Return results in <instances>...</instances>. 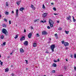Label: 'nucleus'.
<instances>
[{"mask_svg": "<svg viewBox=\"0 0 76 76\" xmlns=\"http://www.w3.org/2000/svg\"><path fill=\"white\" fill-rule=\"evenodd\" d=\"M2 32L3 34H4L5 35H7V31L5 28H3L2 30Z\"/></svg>", "mask_w": 76, "mask_h": 76, "instance_id": "f257e3e1", "label": "nucleus"}, {"mask_svg": "<svg viewBox=\"0 0 76 76\" xmlns=\"http://www.w3.org/2000/svg\"><path fill=\"white\" fill-rule=\"evenodd\" d=\"M50 49H51V50H52V52H54V49L55 48V45H52L50 46Z\"/></svg>", "mask_w": 76, "mask_h": 76, "instance_id": "f03ea898", "label": "nucleus"}, {"mask_svg": "<svg viewBox=\"0 0 76 76\" xmlns=\"http://www.w3.org/2000/svg\"><path fill=\"white\" fill-rule=\"evenodd\" d=\"M50 27H53V21L52 20H50L49 21Z\"/></svg>", "mask_w": 76, "mask_h": 76, "instance_id": "7ed1b4c3", "label": "nucleus"}, {"mask_svg": "<svg viewBox=\"0 0 76 76\" xmlns=\"http://www.w3.org/2000/svg\"><path fill=\"white\" fill-rule=\"evenodd\" d=\"M64 45L65 47H67V46H69V44L67 42L64 43Z\"/></svg>", "mask_w": 76, "mask_h": 76, "instance_id": "20e7f679", "label": "nucleus"}, {"mask_svg": "<svg viewBox=\"0 0 76 76\" xmlns=\"http://www.w3.org/2000/svg\"><path fill=\"white\" fill-rule=\"evenodd\" d=\"M31 9H33V10H35V7H34V6L32 4H31Z\"/></svg>", "mask_w": 76, "mask_h": 76, "instance_id": "39448f33", "label": "nucleus"}, {"mask_svg": "<svg viewBox=\"0 0 76 76\" xmlns=\"http://www.w3.org/2000/svg\"><path fill=\"white\" fill-rule=\"evenodd\" d=\"M48 13H44L43 14V17H44V18H45V17H46V16H47V15H48Z\"/></svg>", "mask_w": 76, "mask_h": 76, "instance_id": "423d86ee", "label": "nucleus"}, {"mask_svg": "<svg viewBox=\"0 0 76 76\" xmlns=\"http://www.w3.org/2000/svg\"><path fill=\"white\" fill-rule=\"evenodd\" d=\"M47 33L46 31H43L42 33V35H46Z\"/></svg>", "mask_w": 76, "mask_h": 76, "instance_id": "0eeeda50", "label": "nucleus"}, {"mask_svg": "<svg viewBox=\"0 0 76 76\" xmlns=\"http://www.w3.org/2000/svg\"><path fill=\"white\" fill-rule=\"evenodd\" d=\"M31 36H32V34H31V33H29L28 35V37L29 38H31Z\"/></svg>", "mask_w": 76, "mask_h": 76, "instance_id": "6e6552de", "label": "nucleus"}, {"mask_svg": "<svg viewBox=\"0 0 76 76\" xmlns=\"http://www.w3.org/2000/svg\"><path fill=\"white\" fill-rule=\"evenodd\" d=\"M28 41H26L24 42V45H28Z\"/></svg>", "mask_w": 76, "mask_h": 76, "instance_id": "1a4fd4ad", "label": "nucleus"}, {"mask_svg": "<svg viewBox=\"0 0 76 76\" xmlns=\"http://www.w3.org/2000/svg\"><path fill=\"white\" fill-rule=\"evenodd\" d=\"M25 37L23 36V37H21L20 39V41H23V40H24L25 39Z\"/></svg>", "mask_w": 76, "mask_h": 76, "instance_id": "9d476101", "label": "nucleus"}, {"mask_svg": "<svg viewBox=\"0 0 76 76\" xmlns=\"http://www.w3.org/2000/svg\"><path fill=\"white\" fill-rule=\"evenodd\" d=\"M66 19L67 20H70L71 19V16H69L68 17H67Z\"/></svg>", "mask_w": 76, "mask_h": 76, "instance_id": "9b49d317", "label": "nucleus"}, {"mask_svg": "<svg viewBox=\"0 0 76 76\" xmlns=\"http://www.w3.org/2000/svg\"><path fill=\"white\" fill-rule=\"evenodd\" d=\"M20 51L21 53H23V49L22 48H21L20 50Z\"/></svg>", "mask_w": 76, "mask_h": 76, "instance_id": "f8f14e48", "label": "nucleus"}, {"mask_svg": "<svg viewBox=\"0 0 76 76\" xmlns=\"http://www.w3.org/2000/svg\"><path fill=\"white\" fill-rule=\"evenodd\" d=\"M52 66H53V67H56L57 66V65L56 64L53 63L52 64Z\"/></svg>", "mask_w": 76, "mask_h": 76, "instance_id": "ddd939ff", "label": "nucleus"}, {"mask_svg": "<svg viewBox=\"0 0 76 76\" xmlns=\"http://www.w3.org/2000/svg\"><path fill=\"white\" fill-rule=\"evenodd\" d=\"M5 72H7L9 70V69L7 68L5 69Z\"/></svg>", "mask_w": 76, "mask_h": 76, "instance_id": "4468645a", "label": "nucleus"}, {"mask_svg": "<svg viewBox=\"0 0 76 76\" xmlns=\"http://www.w3.org/2000/svg\"><path fill=\"white\" fill-rule=\"evenodd\" d=\"M23 10H24V8L23 7L21 8L20 9V11H23Z\"/></svg>", "mask_w": 76, "mask_h": 76, "instance_id": "2eb2a0df", "label": "nucleus"}, {"mask_svg": "<svg viewBox=\"0 0 76 76\" xmlns=\"http://www.w3.org/2000/svg\"><path fill=\"white\" fill-rule=\"evenodd\" d=\"M37 46V43H33V47H35Z\"/></svg>", "mask_w": 76, "mask_h": 76, "instance_id": "dca6fc26", "label": "nucleus"}, {"mask_svg": "<svg viewBox=\"0 0 76 76\" xmlns=\"http://www.w3.org/2000/svg\"><path fill=\"white\" fill-rule=\"evenodd\" d=\"M20 1H18V2H17V5L19 6V4H20Z\"/></svg>", "mask_w": 76, "mask_h": 76, "instance_id": "f3484780", "label": "nucleus"}, {"mask_svg": "<svg viewBox=\"0 0 76 76\" xmlns=\"http://www.w3.org/2000/svg\"><path fill=\"white\" fill-rule=\"evenodd\" d=\"M39 19H37V20H34V22H38V21H39Z\"/></svg>", "mask_w": 76, "mask_h": 76, "instance_id": "a211bd4d", "label": "nucleus"}, {"mask_svg": "<svg viewBox=\"0 0 76 76\" xmlns=\"http://www.w3.org/2000/svg\"><path fill=\"white\" fill-rule=\"evenodd\" d=\"M55 36L56 37V38H58V37H57V34H55Z\"/></svg>", "mask_w": 76, "mask_h": 76, "instance_id": "6ab92c4d", "label": "nucleus"}, {"mask_svg": "<svg viewBox=\"0 0 76 76\" xmlns=\"http://www.w3.org/2000/svg\"><path fill=\"white\" fill-rule=\"evenodd\" d=\"M3 27L4 28H6V25L5 24H3Z\"/></svg>", "mask_w": 76, "mask_h": 76, "instance_id": "aec40b11", "label": "nucleus"}, {"mask_svg": "<svg viewBox=\"0 0 76 76\" xmlns=\"http://www.w3.org/2000/svg\"><path fill=\"white\" fill-rule=\"evenodd\" d=\"M65 33L66 34H69V31H65Z\"/></svg>", "mask_w": 76, "mask_h": 76, "instance_id": "412c9836", "label": "nucleus"}, {"mask_svg": "<svg viewBox=\"0 0 76 76\" xmlns=\"http://www.w3.org/2000/svg\"><path fill=\"white\" fill-rule=\"evenodd\" d=\"M6 42H4L3 43V45H6Z\"/></svg>", "mask_w": 76, "mask_h": 76, "instance_id": "4be33fe9", "label": "nucleus"}, {"mask_svg": "<svg viewBox=\"0 0 76 76\" xmlns=\"http://www.w3.org/2000/svg\"><path fill=\"white\" fill-rule=\"evenodd\" d=\"M56 72V70H53L52 71V73H55Z\"/></svg>", "mask_w": 76, "mask_h": 76, "instance_id": "5701e85b", "label": "nucleus"}, {"mask_svg": "<svg viewBox=\"0 0 76 76\" xmlns=\"http://www.w3.org/2000/svg\"><path fill=\"white\" fill-rule=\"evenodd\" d=\"M5 14H6L7 15H9V12H8L6 11L5 12Z\"/></svg>", "mask_w": 76, "mask_h": 76, "instance_id": "b1692460", "label": "nucleus"}, {"mask_svg": "<svg viewBox=\"0 0 76 76\" xmlns=\"http://www.w3.org/2000/svg\"><path fill=\"white\" fill-rule=\"evenodd\" d=\"M1 39H3V38H4V36L3 35L1 36Z\"/></svg>", "mask_w": 76, "mask_h": 76, "instance_id": "393cba45", "label": "nucleus"}, {"mask_svg": "<svg viewBox=\"0 0 76 76\" xmlns=\"http://www.w3.org/2000/svg\"><path fill=\"white\" fill-rule=\"evenodd\" d=\"M16 14H18V10H16Z\"/></svg>", "mask_w": 76, "mask_h": 76, "instance_id": "a878e982", "label": "nucleus"}, {"mask_svg": "<svg viewBox=\"0 0 76 76\" xmlns=\"http://www.w3.org/2000/svg\"><path fill=\"white\" fill-rule=\"evenodd\" d=\"M74 56L75 58H76V54H74Z\"/></svg>", "mask_w": 76, "mask_h": 76, "instance_id": "bb28decb", "label": "nucleus"}, {"mask_svg": "<svg viewBox=\"0 0 76 76\" xmlns=\"http://www.w3.org/2000/svg\"><path fill=\"white\" fill-rule=\"evenodd\" d=\"M18 37V35H16L15 37V39H16Z\"/></svg>", "mask_w": 76, "mask_h": 76, "instance_id": "cd10ccee", "label": "nucleus"}, {"mask_svg": "<svg viewBox=\"0 0 76 76\" xmlns=\"http://www.w3.org/2000/svg\"><path fill=\"white\" fill-rule=\"evenodd\" d=\"M53 9V10H54L55 11L56 10H57L56 9V8L55 7H54Z\"/></svg>", "mask_w": 76, "mask_h": 76, "instance_id": "c85d7f7f", "label": "nucleus"}, {"mask_svg": "<svg viewBox=\"0 0 76 76\" xmlns=\"http://www.w3.org/2000/svg\"><path fill=\"white\" fill-rule=\"evenodd\" d=\"M4 21H5V22H7V19H6V18H5V19H4Z\"/></svg>", "mask_w": 76, "mask_h": 76, "instance_id": "c756f323", "label": "nucleus"}, {"mask_svg": "<svg viewBox=\"0 0 76 76\" xmlns=\"http://www.w3.org/2000/svg\"><path fill=\"white\" fill-rule=\"evenodd\" d=\"M37 37H39V34L38 33L37 34Z\"/></svg>", "mask_w": 76, "mask_h": 76, "instance_id": "7c9ffc66", "label": "nucleus"}, {"mask_svg": "<svg viewBox=\"0 0 76 76\" xmlns=\"http://www.w3.org/2000/svg\"><path fill=\"white\" fill-rule=\"evenodd\" d=\"M11 22H12V21H11L10 20H9V24H10H10H11Z\"/></svg>", "mask_w": 76, "mask_h": 76, "instance_id": "2f4dec72", "label": "nucleus"}, {"mask_svg": "<svg viewBox=\"0 0 76 76\" xmlns=\"http://www.w3.org/2000/svg\"><path fill=\"white\" fill-rule=\"evenodd\" d=\"M53 61L54 62H55V63H57V61H56V60H54Z\"/></svg>", "mask_w": 76, "mask_h": 76, "instance_id": "473e14b6", "label": "nucleus"}, {"mask_svg": "<svg viewBox=\"0 0 76 76\" xmlns=\"http://www.w3.org/2000/svg\"><path fill=\"white\" fill-rule=\"evenodd\" d=\"M43 9H45V6H44V5H43V7H42Z\"/></svg>", "mask_w": 76, "mask_h": 76, "instance_id": "72a5a7b5", "label": "nucleus"}, {"mask_svg": "<svg viewBox=\"0 0 76 76\" xmlns=\"http://www.w3.org/2000/svg\"><path fill=\"white\" fill-rule=\"evenodd\" d=\"M61 29H62V28H61L59 27L58 28V30H61Z\"/></svg>", "mask_w": 76, "mask_h": 76, "instance_id": "f704fd0d", "label": "nucleus"}, {"mask_svg": "<svg viewBox=\"0 0 76 76\" xmlns=\"http://www.w3.org/2000/svg\"><path fill=\"white\" fill-rule=\"evenodd\" d=\"M61 42H62V44H63L64 43V41H63Z\"/></svg>", "mask_w": 76, "mask_h": 76, "instance_id": "c9c22d12", "label": "nucleus"}, {"mask_svg": "<svg viewBox=\"0 0 76 76\" xmlns=\"http://www.w3.org/2000/svg\"><path fill=\"white\" fill-rule=\"evenodd\" d=\"M47 28L48 29H50V27L49 26H47Z\"/></svg>", "mask_w": 76, "mask_h": 76, "instance_id": "e433bc0d", "label": "nucleus"}, {"mask_svg": "<svg viewBox=\"0 0 76 76\" xmlns=\"http://www.w3.org/2000/svg\"><path fill=\"white\" fill-rule=\"evenodd\" d=\"M70 57H71V58H73V55L71 54L70 55Z\"/></svg>", "mask_w": 76, "mask_h": 76, "instance_id": "4c0bfd02", "label": "nucleus"}, {"mask_svg": "<svg viewBox=\"0 0 76 76\" xmlns=\"http://www.w3.org/2000/svg\"><path fill=\"white\" fill-rule=\"evenodd\" d=\"M16 17H18V14H16Z\"/></svg>", "mask_w": 76, "mask_h": 76, "instance_id": "58836bf2", "label": "nucleus"}, {"mask_svg": "<svg viewBox=\"0 0 76 76\" xmlns=\"http://www.w3.org/2000/svg\"><path fill=\"white\" fill-rule=\"evenodd\" d=\"M1 66H2L3 65V62H1Z\"/></svg>", "mask_w": 76, "mask_h": 76, "instance_id": "ea45409f", "label": "nucleus"}, {"mask_svg": "<svg viewBox=\"0 0 76 76\" xmlns=\"http://www.w3.org/2000/svg\"><path fill=\"white\" fill-rule=\"evenodd\" d=\"M74 69H75V70L76 71V66H75V67H74Z\"/></svg>", "mask_w": 76, "mask_h": 76, "instance_id": "a19ab883", "label": "nucleus"}, {"mask_svg": "<svg viewBox=\"0 0 76 76\" xmlns=\"http://www.w3.org/2000/svg\"><path fill=\"white\" fill-rule=\"evenodd\" d=\"M40 22H42V23H44V21H42V20H41V21H40Z\"/></svg>", "mask_w": 76, "mask_h": 76, "instance_id": "79ce46f5", "label": "nucleus"}, {"mask_svg": "<svg viewBox=\"0 0 76 76\" xmlns=\"http://www.w3.org/2000/svg\"><path fill=\"white\" fill-rule=\"evenodd\" d=\"M60 61V60H59V58H58V59H57V61L58 62V61Z\"/></svg>", "mask_w": 76, "mask_h": 76, "instance_id": "37998d69", "label": "nucleus"}, {"mask_svg": "<svg viewBox=\"0 0 76 76\" xmlns=\"http://www.w3.org/2000/svg\"><path fill=\"white\" fill-rule=\"evenodd\" d=\"M73 20L74 22H75L76 21V20L75 19H73Z\"/></svg>", "mask_w": 76, "mask_h": 76, "instance_id": "c03bdc74", "label": "nucleus"}, {"mask_svg": "<svg viewBox=\"0 0 76 76\" xmlns=\"http://www.w3.org/2000/svg\"><path fill=\"white\" fill-rule=\"evenodd\" d=\"M26 64H28V61L26 60Z\"/></svg>", "mask_w": 76, "mask_h": 76, "instance_id": "a18cd8bd", "label": "nucleus"}, {"mask_svg": "<svg viewBox=\"0 0 76 76\" xmlns=\"http://www.w3.org/2000/svg\"><path fill=\"white\" fill-rule=\"evenodd\" d=\"M11 75H12V76H14V74H13V73H12V74H11Z\"/></svg>", "mask_w": 76, "mask_h": 76, "instance_id": "49530a36", "label": "nucleus"}, {"mask_svg": "<svg viewBox=\"0 0 76 76\" xmlns=\"http://www.w3.org/2000/svg\"><path fill=\"white\" fill-rule=\"evenodd\" d=\"M31 29H33V27L32 26H31Z\"/></svg>", "mask_w": 76, "mask_h": 76, "instance_id": "de8ad7c7", "label": "nucleus"}, {"mask_svg": "<svg viewBox=\"0 0 76 76\" xmlns=\"http://www.w3.org/2000/svg\"><path fill=\"white\" fill-rule=\"evenodd\" d=\"M12 13H14V11H12Z\"/></svg>", "mask_w": 76, "mask_h": 76, "instance_id": "09e8293b", "label": "nucleus"}, {"mask_svg": "<svg viewBox=\"0 0 76 76\" xmlns=\"http://www.w3.org/2000/svg\"><path fill=\"white\" fill-rule=\"evenodd\" d=\"M6 6H9V4H6Z\"/></svg>", "mask_w": 76, "mask_h": 76, "instance_id": "8fccbe9b", "label": "nucleus"}, {"mask_svg": "<svg viewBox=\"0 0 76 76\" xmlns=\"http://www.w3.org/2000/svg\"><path fill=\"white\" fill-rule=\"evenodd\" d=\"M51 4H52V5H53V4H54L53 3H51Z\"/></svg>", "mask_w": 76, "mask_h": 76, "instance_id": "3c124183", "label": "nucleus"}, {"mask_svg": "<svg viewBox=\"0 0 76 76\" xmlns=\"http://www.w3.org/2000/svg\"><path fill=\"white\" fill-rule=\"evenodd\" d=\"M45 53H48H48H49V52H48V51L46 52H45Z\"/></svg>", "mask_w": 76, "mask_h": 76, "instance_id": "603ef678", "label": "nucleus"}, {"mask_svg": "<svg viewBox=\"0 0 76 76\" xmlns=\"http://www.w3.org/2000/svg\"><path fill=\"white\" fill-rule=\"evenodd\" d=\"M54 15H57V14H56V13H54Z\"/></svg>", "mask_w": 76, "mask_h": 76, "instance_id": "864d4df0", "label": "nucleus"}, {"mask_svg": "<svg viewBox=\"0 0 76 76\" xmlns=\"http://www.w3.org/2000/svg\"><path fill=\"white\" fill-rule=\"evenodd\" d=\"M72 17H73V19H75V18H74V17L73 16H72Z\"/></svg>", "mask_w": 76, "mask_h": 76, "instance_id": "5fc2aeb1", "label": "nucleus"}, {"mask_svg": "<svg viewBox=\"0 0 76 76\" xmlns=\"http://www.w3.org/2000/svg\"><path fill=\"white\" fill-rule=\"evenodd\" d=\"M65 60H66V61H68L67 60V59H65Z\"/></svg>", "mask_w": 76, "mask_h": 76, "instance_id": "6e6d98bb", "label": "nucleus"}, {"mask_svg": "<svg viewBox=\"0 0 76 76\" xmlns=\"http://www.w3.org/2000/svg\"><path fill=\"white\" fill-rule=\"evenodd\" d=\"M24 32H26V30H24Z\"/></svg>", "mask_w": 76, "mask_h": 76, "instance_id": "4d7b16f0", "label": "nucleus"}, {"mask_svg": "<svg viewBox=\"0 0 76 76\" xmlns=\"http://www.w3.org/2000/svg\"><path fill=\"white\" fill-rule=\"evenodd\" d=\"M1 15H0V18H1Z\"/></svg>", "mask_w": 76, "mask_h": 76, "instance_id": "13d9d810", "label": "nucleus"}, {"mask_svg": "<svg viewBox=\"0 0 76 76\" xmlns=\"http://www.w3.org/2000/svg\"><path fill=\"white\" fill-rule=\"evenodd\" d=\"M57 23H59V21H57Z\"/></svg>", "mask_w": 76, "mask_h": 76, "instance_id": "bf43d9fd", "label": "nucleus"}, {"mask_svg": "<svg viewBox=\"0 0 76 76\" xmlns=\"http://www.w3.org/2000/svg\"><path fill=\"white\" fill-rule=\"evenodd\" d=\"M44 22H46V20H44Z\"/></svg>", "mask_w": 76, "mask_h": 76, "instance_id": "052dcab7", "label": "nucleus"}, {"mask_svg": "<svg viewBox=\"0 0 76 76\" xmlns=\"http://www.w3.org/2000/svg\"><path fill=\"white\" fill-rule=\"evenodd\" d=\"M6 3V4H8V2H7Z\"/></svg>", "mask_w": 76, "mask_h": 76, "instance_id": "680f3d73", "label": "nucleus"}, {"mask_svg": "<svg viewBox=\"0 0 76 76\" xmlns=\"http://www.w3.org/2000/svg\"><path fill=\"white\" fill-rule=\"evenodd\" d=\"M67 48H65V49H66V50H67Z\"/></svg>", "mask_w": 76, "mask_h": 76, "instance_id": "e2e57ef3", "label": "nucleus"}, {"mask_svg": "<svg viewBox=\"0 0 76 76\" xmlns=\"http://www.w3.org/2000/svg\"><path fill=\"white\" fill-rule=\"evenodd\" d=\"M10 54V55H12V53H11Z\"/></svg>", "mask_w": 76, "mask_h": 76, "instance_id": "0e129e2a", "label": "nucleus"}, {"mask_svg": "<svg viewBox=\"0 0 76 76\" xmlns=\"http://www.w3.org/2000/svg\"><path fill=\"white\" fill-rule=\"evenodd\" d=\"M49 39H50V40H51V39L50 38Z\"/></svg>", "mask_w": 76, "mask_h": 76, "instance_id": "69168bd1", "label": "nucleus"}, {"mask_svg": "<svg viewBox=\"0 0 76 76\" xmlns=\"http://www.w3.org/2000/svg\"><path fill=\"white\" fill-rule=\"evenodd\" d=\"M26 70H28V68H26Z\"/></svg>", "mask_w": 76, "mask_h": 76, "instance_id": "338daca9", "label": "nucleus"}, {"mask_svg": "<svg viewBox=\"0 0 76 76\" xmlns=\"http://www.w3.org/2000/svg\"><path fill=\"white\" fill-rule=\"evenodd\" d=\"M59 76H63V75H59Z\"/></svg>", "mask_w": 76, "mask_h": 76, "instance_id": "774afa93", "label": "nucleus"}]
</instances>
